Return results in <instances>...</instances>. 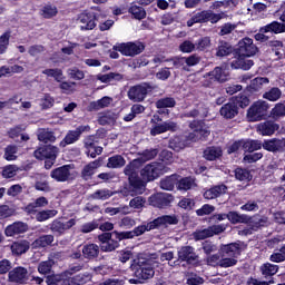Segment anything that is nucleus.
Returning <instances> with one entry per match:
<instances>
[{"mask_svg":"<svg viewBox=\"0 0 285 285\" xmlns=\"http://www.w3.org/2000/svg\"><path fill=\"white\" fill-rule=\"evenodd\" d=\"M106 17L99 9H92L91 11H85L78 16L77 23L80 30H95L98 19Z\"/></svg>","mask_w":285,"mask_h":285,"instance_id":"f257e3e1","label":"nucleus"},{"mask_svg":"<svg viewBox=\"0 0 285 285\" xmlns=\"http://www.w3.org/2000/svg\"><path fill=\"white\" fill-rule=\"evenodd\" d=\"M125 175L129 179L131 196L134 195H142L146 190V184L137 177V168L135 164H129L124 169Z\"/></svg>","mask_w":285,"mask_h":285,"instance_id":"f03ea898","label":"nucleus"},{"mask_svg":"<svg viewBox=\"0 0 285 285\" xmlns=\"http://www.w3.org/2000/svg\"><path fill=\"white\" fill-rule=\"evenodd\" d=\"M223 258H220V268H230L237 264V256L239 255V244L232 243L222 248Z\"/></svg>","mask_w":285,"mask_h":285,"instance_id":"7ed1b4c3","label":"nucleus"},{"mask_svg":"<svg viewBox=\"0 0 285 285\" xmlns=\"http://www.w3.org/2000/svg\"><path fill=\"white\" fill-rule=\"evenodd\" d=\"M165 173H168L166 166L161 163L147 164L141 170L140 176L145 181H155L158 177H161Z\"/></svg>","mask_w":285,"mask_h":285,"instance_id":"20e7f679","label":"nucleus"},{"mask_svg":"<svg viewBox=\"0 0 285 285\" xmlns=\"http://www.w3.org/2000/svg\"><path fill=\"white\" fill-rule=\"evenodd\" d=\"M161 121V118L157 115L154 116L151 119V128H150V135L153 137H157V135H164V132H175L179 127L177 126V122L167 120L165 122Z\"/></svg>","mask_w":285,"mask_h":285,"instance_id":"39448f33","label":"nucleus"},{"mask_svg":"<svg viewBox=\"0 0 285 285\" xmlns=\"http://www.w3.org/2000/svg\"><path fill=\"white\" fill-rule=\"evenodd\" d=\"M222 19H224V13H215L213 11L204 10L195 13L187 21V26L188 28H193L195 23H207V21H210V23H217V21H222Z\"/></svg>","mask_w":285,"mask_h":285,"instance_id":"423d86ee","label":"nucleus"},{"mask_svg":"<svg viewBox=\"0 0 285 285\" xmlns=\"http://www.w3.org/2000/svg\"><path fill=\"white\" fill-rule=\"evenodd\" d=\"M271 105L265 100H257L247 110L248 121H262L266 117Z\"/></svg>","mask_w":285,"mask_h":285,"instance_id":"0eeeda50","label":"nucleus"},{"mask_svg":"<svg viewBox=\"0 0 285 285\" xmlns=\"http://www.w3.org/2000/svg\"><path fill=\"white\" fill-rule=\"evenodd\" d=\"M149 230H155L154 220L144 225H139L138 227H135L131 232H114L112 235H115V238L118 239V242H121L122 239H132V237H140V235H144V233H149Z\"/></svg>","mask_w":285,"mask_h":285,"instance_id":"6e6552de","label":"nucleus"},{"mask_svg":"<svg viewBox=\"0 0 285 285\" xmlns=\"http://www.w3.org/2000/svg\"><path fill=\"white\" fill-rule=\"evenodd\" d=\"M114 50L121 52L125 57H136V55H141L146 50V45L139 41L122 42L114 46Z\"/></svg>","mask_w":285,"mask_h":285,"instance_id":"1a4fd4ad","label":"nucleus"},{"mask_svg":"<svg viewBox=\"0 0 285 285\" xmlns=\"http://www.w3.org/2000/svg\"><path fill=\"white\" fill-rule=\"evenodd\" d=\"M51 179L55 181L65 183L70 181L77 177V173H75V165H63L60 166L50 173Z\"/></svg>","mask_w":285,"mask_h":285,"instance_id":"9d476101","label":"nucleus"},{"mask_svg":"<svg viewBox=\"0 0 285 285\" xmlns=\"http://www.w3.org/2000/svg\"><path fill=\"white\" fill-rule=\"evenodd\" d=\"M259 52V48L252 38L245 37L238 42V55L240 57H255Z\"/></svg>","mask_w":285,"mask_h":285,"instance_id":"9b49d317","label":"nucleus"},{"mask_svg":"<svg viewBox=\"0 0 285 285\" xmlns=\"http://www.w3.org/2000/svg\"><path fill=\"white\" fill-rule=\"evenodd\" d=\"M135 276L138 279H150L155 277V261L139 263L135 271Z\"/></svg>","mask_w":285,"mask_h":285,"instance_id":"f8f14e48","label":"nucleus"},{"mask_svg":"<svg viewBox=\"0 0 285 285\" xmlns=\"http://www.w3.org/2000/svg\"><path fill=\"white\" fill-rule=\"evenodd\" d=\"M8 279L13 284H27L30 279V272L23 266L14 267L9 272Z\"/></svg>","mask_w":285,"mask_h":285,"instance_id":"ddd939ff","label":"nucleus"},{"mask_svg":"<svg viewBox=\"0 0 285 285\" xmlns=\"http://www.w3.org/2000/svg\"><path fill=\"white\" fill-rule=\"evenodd\" d=\"M149 90H153V87L148 83L134 86L128 90V98L130 101H144Z\"/></svg>","mask_w":285,"mask_h":285,"instance_id":"4468645a","label":"nucleus"},{"mask_svg":"<svg viewBox=\"0 0 285 285\" xmlns=\"http://www.w3.org/2000/svg\"><path fill=\"white\" fill-rule=\"evenodd\" d=\"M189 128L195 132L190 134L188 136L189 139L196 140V139H206L208 135H210V130H208V126L204 124V121L194 120L189 124Z\"/></svg>","mask_w":285,"mask_h":285,"instance_id":"2eb2a0df","label":"nucleus"},{"mask_svg":"<svg viewBox=\"0 0 285 285\" xmlns=\"http://www.w3.org/2000/svg\"><path fill=\"white\" fill-rule=\"evenodd\" d=\"M90 130V126H79L76 128V130H69L63 140L60 142L61 148H66L67 146H70V144H75L76 141H79V137L83 135V132H88Z\"/></svg>","mask_w":285,"mask_h":285,"instance_id":"dca6fc26","label":"nucleus"},{"mask_svg":"<svg viewBox=\"0 0 285 285\" xmlns=\"http://www.w3.org/2000/svg\"><path fill=\"white\" fill-rule=\"evenodd\" d=\"M148 202L150 206H154V208H166V206H170V203L173 202V196L166 193H158L151 195L148 198Z\"/></svg>","mask_w":285,"mask_h":285,"instance_id":"f3484780","label":"nucleus"},{"mask_svg":"<svg viewBox=\"0 0 285 285\" xmlns=\"http://www.w3.org/2000/svg\"><path fill=\"white\" fill-rule=\"evenodd\" d=\"M58 155H59V148L51 145L40 147L33 153V156L36 157V159H40L41 161L42 159H52V161H55Z\"/></svg>","mask_w":285,"mask_h":285,"instance_id":"a211bd4d","label":"nucleus"},{"mask_svg":"<svg viewBox=\"0 0 285 285\" xmlns=\"http://www.w3.org/2000/svg\"><path fill=\"white\" fill-rule=\"evenodd\" d=\"M279 130V124L273 120H266L256 125V131L263 137H273Z\"/></svg>","mask_w":285,"mask_h":285,"instance_id":"6ab92c4d","label":"nucleus"},{"mask_svg":"<svg viewBox=\"0 0 285 285\" xmlns=\"http://www.w3.org/2000/svg\"><path fill=\"white\" fill-rule=\"evenodd\" d=\"M263 148L268 153H282L285 148V138H272L264 140Z\"/></svg>","mask_w":285,"mask_h":285,"instance_id":"aec40b11","label":"nucleus"},{"mask_svg":"<svg viewBox=\"0 0 285 285\" xmlns=\"http://www.w3.org/2000/svg\"><path fill=\"white\" fill-rule=\"evenodd\" d=\"M219 112L220 117L224 119H235V117L239 115V108L235 105V101L230 99L220 108Z\"/></svg>","mask_w":285,"mask_h":285,"instance_id":"412c9836","label":"nucleus"},{"mask_svg":"<svg viewBox=\"0 0 285 285\" xmlns=\"http://www.w3.org/2000/svg\"><path fill=\"white\" fill-rule=\"evenodd\" d=\"M77 224V219L71 218L67 220L66 223H62L61 220H53L50 225V229L52 233H58V235H63L65 230H70L72 226Z\"/></svg>","mask_w":285,"mask_h":285,"instance_id":"4be33fe9","label":"nucleus"},{"mask_svg":"<svg viewBox=\"0 0 285 285\" xmlns=\"http://www.w3.org/2000/svg\"><path fill=\"white\" fill-rule=\"evenodd\" d=\"M28 230V224L23 222H16L11 225H8L4 229V235L7 237H14V235H21Z\"/></svg>","mask_w":285,"mask_h":285,"instance_id":"5701e85b","label":"nucleus"},{"mask_svg":"<svg viewBox=\"0 0 285 285\" xmlns=\"http://www.w3.org/2000/svg\"><path fill=\"white\" fill-rule=\"evenodd\" d=\"M226 190L228 187L224 184L216 185L209 189H206L203 194L204 199H217V197H222V195H226Z\"/></svg>","mask_w":285,"mask_h":285,"instance_id":"b1692460","label":"nucleus"},{"mask_svg":"<svg viewBox=\"0 0 285 285\" xmlns=\"http://www.w3.org/2000/svg\"><path fill=\"white\" fill-rule=\"evenodd\" d=\"M178 259L181 262H188V264H193V262H197V254H195V248L190 246H184L178 250Z\"/></svg>","mask_w":285,"mask_h":285,"instance_id":"393cba45","label":"nucleus"},{"mask_svg":"<svg viewBox=\"0 0 285 285\" xmlns=\"http://www.w3.org/2000/svg\"><path fill=\"white\" fill-rule=\"evenodd\" d=\"M254 62L250 59H246V56L239 55L238 58L232 61L230 67L234 70H250L253 68Z\"/></svg>","mask_w":285,"mask_h":285,"instance_id":"a878e982","label":"nucleus"},{"mask_svg":"<svg viewBox=\"0 0 285 285\" xmlns=\"http://www.w3.org/2000/svg\"><path fill=\"white\" fill-rule=\"evenodd\" d=\"M205 77H209L212 81H219L220 83L228 81V72L220 67H216L213 71L207 72Z\"/></svg>","mask_w":285,"mask_h":285,"instance_id":"bb28decb","label":"nucleus"},{"mask_svg":"<svg viewBox=\"0 0 285 285\" xmlns=\"http://www.w3.org/2000/svg\"><path fill=\"white\" fill-rule=\"evenodd\" d=\"M35 188L36 190H40L41 193H50L52 188L50 187V183L48 181V175L39 174L36 177Z\"/></svg>","mask_w":285,"mask_h":285,"instance_id":"cd10ccee","label":"nucleus"},{"mask_svg":"<svg viewBox=\"0 0 285 285\" xmlns=\"http://www.w3.org/2000/svg\"><path fill=\"white\" fill-rule=\"evenodd\" d=\"M154 222V227L155 228H159V226H173L176 224H179V218H177V216L175 215H165V216H160L156 219L153 220Z\"/></svg>","mask_w":285,"mask_h":285,"instance_id":"c85d7f7f","label":"nucleus"},{"mask_svg":"<svg viewBox=\"0 0 285 285\" xmlns=\"http://www.w3.org/2000/svg\"><path fill=\"white\" fill-rule=\"evenodd\" d=\"M96 79L101 83H112V81H121L124 79V75L119 72H109L105 75H97Z\"/></svg>","mask_w":285,"mask_h":285,"instance_id":"c756f323","label":"nucleus"},{"mask_svg":"<svg viewBox=\"0 0 285 285\" xmlns=\"http://www.w3.org/2000/svg\"><path fill=\"white\" fill-rule=\"evenodd\" d=\"M271 80L266 77H257L250 81L249 90L250 92H259V90L264 89V86H268Z\"/></svg>","mask_w":285,"mask_h":285,"instance_id":"7c9ffc66","label":"nucleus"},{"mask_svg":"<svg viewBox=\"0 0 285 285\" xmlns=\"http://www.w3.org/2000/svg\"><path fill=\"white\" fill-rule=\"evenodd\" d=\"M227 219L230 224H248L250 222V217L246 214H239L237 212H229L227 214Z\"/></svg>","mask_w":285,"mask_h":285,"instance_id":"2f4dec72","label":"nucleus"},{"mask_svg":"<svg viewBox=\"0 0 285 285\" xmlns=\"http://www.w3.org/2000/svg\"><path fill=\"white\" fill-rule=\"evenodd\" d=\"M82 255L86 259H96V257H99V246L97 244L85 245Z\"/></svg>","mask_w":285,"mask_h":285,"instance_id":"473e14b6","label":"nucleus"},{"mask_svg":"<svg viewBox=\"0 0 285 285\" xmlns=\"http://www.w3.org/2000/svg\"><path fill=\"white\" fill-rule=\"evenodd\" d=\"M112 195H115V191H112L108 188H102V189H97L89 197H90V199L106 202V199H110V197H112Z\"/></svg>","mask_w":285,"mask_h":285,"instance_id":"72a5a7b5","label":"nucleus"},{"mask_svg":"<svg viewBox=\"0 0 285 285\" xmlns=\"http://www.w3.org/2000/svg\"><path fill=\"white\" fill-rule=\"evenodd\" d=\"M264 142L259 140H243L244 153H255V150H262Z\"/></svg>","mask_w":285,"mask_h":285,"instance_id":"f704fd0d","label":"nucleus"},{"mask_svg":"<svg viewBox=\"0 0 285 285\" xmlns=\"http://www.w3.org/2000/svg\"><path fill=\"white\" fill-rule=\"evenodd\" d=\"M261 32H274L275 35H279L285 32V24L273 21L272 23L262 27Z\"/></svg>","mask_w":285,"mask_h":285,"instance_id":"c9c22d12","label":"nucleus"},{"mask_svg":"<svg viewBox=\"0 0 285 285\" xmlns=\"http://www.w3.org/2000/svg\"><path fill=\"white\" fill-rule=\"evenodd\" d=\"M112 104V98L110 97H102L97 101H91L88 106V110H101V108H108V105Z\"/></svg>","mask_w":285,"mask_h":285,"instance_id":"e433bc0d","label":"nucleus"},{"mask_svg":"<svg viewBox=\"0 0 285 285\" xmlns=\"http://www.w3.org/2000/svg\"><path fill=\"white\" fill-rule=\"evenodd\" d=\"M30 249V243L28 240L16 242L11 245V250L14 255H23Z\"/></svg>","mask_w":285,"mask_h":285,"instance_id":"4c0bfd02","label":"nucleus"},{"mask_svg":"<svg viewBox=\"0 0 285 285\" xmlns=\"http://www.w3.org/2000/svg\"><path fill=\"white\" fill-rule=\"evenodd\" d=\"M271 119H274V121H279V119L285 117V105L282 102H278L269 111Z\"/></svg>","mask_w":285,"mask_h":285,"instance_id":"58836bf2","label":"nucleus"},{"mask_svg":"<svg viewBox=\"0 0 285 285\" xmlns=\"http://www.w3.org/2000/svg\"><path fill=\"white\" fill-rule=\"evenodd\" d=\"M263 99H266L267 101H279L282 99V89L277 87H273L269 90L265 91L263 94Z\"/></svg>","mask_w":285,"mask_h":285,"instance_id":"ea45409f","label":"nucleus"},{"mask_svg":"<svg viewBox=\"0 0 285 285\" xmlns=\"http://www.w3.org/2000/svg\"><path fill=\"white\" fill-rule=\"evenodd\" d=\"M222 155L223 151L220 147H209L204 151V157L208 161H215V159H219Z\"/></svg>","mask_w":285,"mask_h":285,"instance_id":"a19ab883","label":"nucleus"},{"mask_svg":"<svg viewBox=\"0 0 285 285\" xmlns=\"http://www.w3.org/2000/svg\"><path fill=\"white\" fill-rule=\"evenodd\" d=\"M48 206V198L41 196L37 198L33 203L26 207L27 213H35L37 208H46Z\"/></svg>","mask_w":285,"mask_h":285,"instance_id":"79ce46f5","label":"nucleus"},{"mask_svg":"<svg viewBox=\"0 0 285 285\" xmlns=\"http://www.w3.org/2000/svg\"><path fill=\"white\" fill-rule=\"evenodd\" d=\"M52 242H55V236L43 235L33 242V246H35V248H46V246H50V244H52Z\"/></svg>","mask_w":285,"mask_h":285,"instance_id":"37998d69","label":"nucleus"},{"mask_svg":"<svg viewBox=\"0 0 285 285\" xmlns=\"http://www.w3.org/2000/svg\"><path fill=\"white\" fill-rule=\"evenodd\" d=\"M128 12L134 17V19H138V21L146 19V9H144V7L131 4Z\"/></svg>","mask_w":285,"mask_h":285,"instance_id":"c03bdc74","label":"nucleus"},{"mask_svg":"<svg viewBox=\"0 0 285 285\" xmlns=\"http://www.w3.org/2000/svg\"><path fill=\"white\" fill-rule=\"evenodd\" d=\"M122 166H126V159L121 155L108 158L107 168H122Z\"/></svg>","mask_w":285,"mask_h":285,"instance_id":"a18cd8bd","label":"nucleus"},{"mask_svg":"<svg viewBox=\"0 0 285 285\" xmlns=\"http://www.w3.org/2000/svg\"><path fill=\"white\" fill-rule=\"evenodd\" d=\"M233 52V47L226 41H220L217 48L216 57H228Z\"/></svg>","mask_w":285,"mask_h":285,"instance_id":"49530a36","label":"nucleus"},{"mask_svg":"<svg viewBox=\"0 0 285 285\" xmlns=\"http://www.w3.org/2000/svg\"><path fill=\"white\" fill-rule=\"evenodd\" d=\"M17 153H19V147L16 145H9L4 148L3 158L7 161H14L17 159Z\"/></svg>","mask_w":285,"mask_h":285,"instance_id":"de8ad7c7","label":"nucleus"},{"mask_svg":"<svg viewBox=\"0 0 285 285\" xmlns=\"http://www.w3.org/2000/svg\"><path fill=\"white\" fill-rule=\"evenodd\" d=\"M277 271H279V266L271 263H265L264 265L261 266L262 275H264L265 277L276 275Z\"/></svg>","mask_w":285,"mask_h":285,"instance_id":"09e8293b","label":"nucleus"},{"mask_svg":"<svg viewBox=\"0 0 285 285\" xmlns=\"http://www.w3.org/2000/svg\"><path fill=\"white\" fill-rule=\"evenodd\" d=\"M197 186L195 179L191 177L183 178L178 181V190H190Z\"/></svg>","mask_w":285,"mask_h":285,"instance_id":"8fccbe9b","label":"nucleus"},{"mask_svg":"<svg viewBox=\"0 0 285 285\" xmlns=\"http://www.w3.org/2000/svg\"><path fill=\"white\" fill-rule=\"evenodd\" d=\"M58 12L59 10L52 4H47L40 10V14L43 19H52V17H57Z\"/></svg>","mask_w":285,"mask_h":285,"instance_id":"3c124183","label":"nucleus"},{"mask_svg":"<svg viewBox=\"0 0 285 285\" xmlns=\"http://www.w3.org/2000/svg\"><path fill=\"white\" fill-rule=\"evenodd\" d=\"M57 209H47L41 210L36 215L37 222H48V219H52V217H57Z\"/></svg>","mask_w":285,"mask_h":285,"instance_id":"603ef678","label":"nucleus"},{"mask_svg":"<svg viewBox=\"0 0 285 285\" xmlns=\"http://www.w3.org/2000/svg\"><path fill=\"white\" fill-rule=\"evenodd\" d=\"M55 266V262L49 261H42L38 264V273L40 275H50L52 267Z\"/></svg>","mask_w":285,"mask_h":285,"instance_id":"864d4df0","label":"nucleus"},{"mask_svg":"<svg viewBox=\"0 0 285 285\" xmlns=\"http://www.w3.org/2000/svg\"><path fill=\"white\" fill-rule=\"evenodd\" d=\"M38 139L39 141L48 144V141H56L57 137H55V134L48 129H40L38 132Z\"/></svg>","mask_w":285,"mask_h":285,"instance_id":"5fc2aeb1","label":"nucleus"},{"mask_svg":"<svg viewBox=\"0 0 285 285\" xmlns=\"http://www.w3.org/2000/svg\"><path fill=\"white\" fill-rule=\"evenodd\" d=\"M42 75L47 77H53L55 81L61 82L63 79V71L59 68L56 69H45L42 70Z\"/></svg>","mask_w":285,"mask_h":285,"instance_id":"6e6d98bb","label":"nucleus"},{"mask_svg":"<svg viewBox=\"0 0 285 285\" xmlns=\"http://www.w3.org/2000/svg\"><path fill=\"white\" fill-rule=\"evenodd\" d=\"M235 177L236 179H238V181H250V179H253L250 171L244 168H236Z\"/></svg>","mask_w":285,"mask_h":285,"instance_id":"4d7b16f0","label":"nucleus"},{"mask_svg":"<svg viewBox=\"0 0 285 285\" xmlns=\"http://www.w3.org/2000/svg\"><path fill=\"white\" fill-rule=\"evenodd\" d=\"M17 173H19V167L16 165H8L2 169V177H4V179H12V177L17 176Z\"/></svg>","mask_w":285,"mask_h":285,"instance_id":"13d9d810","label":"nucleus"},{"mask_svg":"<svg viewBox=\"0 0 285 285\" xmlns=\"http://www.w3.org/2000/svg\"><path fill=\"white\" fill-rule=\"evenodd\" d=\"M98 167H99V161L98 160L89 163L82 169V177H85V178L92 177V175H95L96 168H98Z\"/></svg>","mask_w":285,"mask_h":285,"instance_id":"bf43d9fd","label":"nucleus"},{"mask_svg":"<svg viewBox=\"0 0 285 285\" xmlns=\"http://www.w3.org/2000/svg\"><path fill=\"white\" fill-rule=\"evenodd\" d=\"M119 248V242L115 239L107 240L105 244H100V249L102 253H112V250H117Z\"/></svg>","mask_w":285,"mask_h":285,"instance_id":"052dcab7","label":"nucleus"},{"mask_svg":"<svg viewBox=\"0 0 285 285\" xmlns=\"http://www.w3.org/2000/svg\"><path fill=\"white\" fill-rule=\"evenodd\" d=\"M67 75L70 79H75L76 81H81V79H85L86 73L78 68H70L67 70Z\"/></svg>","mask_w":285,"mask_h":285,"instance_id":"680f3d73","label":"nucleus"},{"mask_svg":"<svg viewBox=\"0 0 285 285\" xmlns=\"http://www.w3.org/2000/svg\"><path fill=\"white\" fill-rule=\"evenodd\" d=\"M232 100L234 101L236 108H246L250 106V99L246 96H236L233 97Z\"/></svg>","mask_w":285,"mask_h":285,"instance_id":"e2e57ef3","label":"nucleus"},{"mask_svg":"<svg viewBox=\"0 0 285 285\" xmlns=\"http://www.w3.org/2000/svg\"><path fill=\"white\" fill-rule=\"evenodd\" d=\"M40 106L43 110H48V108H52L55 106V98L50 96V94H45L40 99Z\"/></svg>","mask_w":285,"mask_h":285,"instance_id":"0e129e2a","label":"nucleus"},{"mask_svg":"<svg viewBox=\"0 0 285 285\" xmlns=\"http://www.w3.org/2000/svg\"><path fill=\"white\" fill-rule=\"evenodd\" d=\"M10 46V32H6L0 37V55H3Z\"/></svg>","mask_w":285,"mask_h":285,"instance_id":"69168bd1","label":"nucleus"},{"mask_svg":"<svg viewBox=\"0 0 285 285\" xmlns=\"http://www.w3.org/2000/svg\"><path fill=\"white\" fill-rule=\"evenodd\" d=\"M70 279H71V285L86 284V282H90V274H78Z\"/></svg>","mask_w":285,"mask_h":285,"instance_id":"338daca9","label":"nucleus"},{"mask_svg":"<svg viewBox=\"0 0 285 285\" xmlns=\"http://www.w3.org/2000/svg\"><path fill=\"white\" fill-rule=\"evenodd\" d=\"M175 99L174 98H163L156 102L157 108H175Z\"/></svg>","mask_w":285,"mask_h":285,"instance_id":"774afa93","label":"nucleus"}]
</instances>
